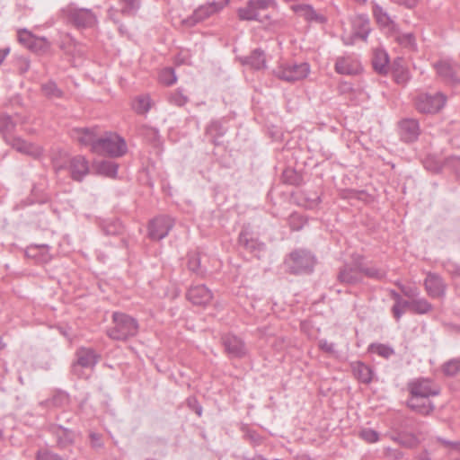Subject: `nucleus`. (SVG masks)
<instances>
[{"mask_svg": "<svg viewBox=\"0 0 460 460\" xmlns=\"http://www.w3.org/2000/svg\"><path fill=\"white\" fill-rule=\"evenodd\" d=\"M407 406L418 414L427 416L429 415L435 409L434 403L431 402L430 397H421L420 394L410 393V397L407 401Z\"/></svg>", "mask_w": 460, "mask_h": 460, "instance_id": "aec40b11", "label": "nucleus"}, {"mask_svg": "<svg viewBox=\"0 0 460 460\" xmlns=\"http://www.w3.org/2000/svg\"><path fill=\"white\" fill-rule=\"evenodd\" d=\"M188 269L198 276L203 277L207 270L200 265V256L193 252L188 255Z\"/></svg>", "mask_w": 460, "mask_h": 460, "instance_id": "c9c22d12", "label": "nucleus"}, {"mask_svg": "<svg viewBox=\"0 0 460 460\" xmlns=\"http://www.w3.org/2000/svg\"><path fill=\"white\" fill-rule=\"evenodd\" d=\"M442 372L447 376H455L460 373V358L445 362L442 366Z\"/></svg>", "mask_w": 460, "mask_h": 460, "instance_id": "ea45409f", "label": "nucleus"}, {"mask_svg": "<svg viewBox=\"0 0 460 460\" xmlns=\"http://www.w3.org/2000/svg\"><path fill=\"white\" fill-rule=\"evenodd\" d=\"M168 101L171 104L178 107L184 106L188 102V97L185 96L181 92L175 91L169 94Z\"/></svg>", "mask_w": 460, "mask_h": 460, "instance_id": "c03bdc74", "label": "nucleus"}, {"mask_svg": "<svg viewBox=\"0 0 460 460\" xmlns=\"http://www.w3.org/2000/svg\"><path fill=\"white\" fill-rule=\"evenodd\" d=\"M127 152L125 140L116 133L106 132L99 137L93 147V153L111 157L122 156Z\"/></svg>", "mask_w": 460, "mask_h": 460, "instance_id": "7ed1b4c3", "label": "nucleus"}, {"mask_svg": "<svg viewBox=\"0 0 460 460\" xmlns=\"http://www.w3.org/2000/svg\"><path fill=\"white\" fill-rule=\"evenodd\" d=\"M63 13L67 21L78 28L91 27L96 23V16L90 9L78 8L70 4L63 9Z\"/></svg>", "mask_w": 460, "mask_h": 460, "instance_id": "1a4fd4ad", "label": "nucleus"}, {"mask_svg": "<svg viewBox=\"0 0 460 460\" xmlns=\"http://www.w3.org/2000/svg\"><path fill=\"white\" fill-rule=\"evenodd\" d=\"M243 63L256 70L262 69L266 64L265 53L263 50L256 49L250 56L243 58Z\"/></svg>", "mask_w": 460, "mask_h": 460, "instance_id": "7c9ffc66", "label": "nucleus"}, {"mask_svg": "<svg viewBox=\"0 0 460 460\" xmlns=\"http://www.w3.org/2000/svg\"><path fill=\"white\" fill-rule=\"evenodd\" d=\"M275 0H249L244 6L238 8L237 15L241 21H257L265 23L270 30L275 31L283 27V22L276 20L270 22L269 14H262L269 7L276 6Z\"/></svg>", "mask_w": 460, "mask_h": 460, "instance_id": "f257e3e1", "label": "nucleus"}, {"mask_svg": "<svg viewBox=\"0 0 460 460\" xmlns=\"http://www.w3.org/2000/svg\"><path fill=\"white\" fill-rule=\"evenodd\" d=\"M453 274L456 277H460V265L455 266Z\"/></svg>", "mask_w": 460, "mask_h": 460, "instance_id": "774afa93", "label": "nucleus"}, {"mask_svg": "<svg viewBox=\"0 0 460 460\" xmlns=\"http://www.w3.org/2000/svg\"><path fill=\"white\" fill-rule=\"evenodd\" d=\"M159 82L164 85H172L177 81L174 70L172 67H166L159 73Z\"/></svg>", "mask_w": 460, "mask_h": 460, "instance_id": "79ce46f5", "label": "nucleus"}, {"mask_svg": "<svg viewBox=\"0 0 460 460\" xmlns=\"http://www.w3.org/2000/svg\"><path fill=\"white\" fill-rule=\"evenodd\" d=\"M357 69V65L349 58H339L335 63V70L341 75H353Z\"/></svg>", "mask_w": 460, "mask_h": 460, "instance_id": "72a5a7b5", "label": "nucleus"}, {"mask_svg": "<svg viewBox=\"0 0 460 460\" xmlns=\"http://www.w3.org/2000/svg\"><path fill=\"white\" fill-rule=\"evenodd\" d=\"M222 343L226 352L230 358H243L247 354V348L243 341L232 334H226L222 337Z\"/></svg>", "mask_w": 460, "mask_h": 460, "instance_id": "6ab92c4d", "label": "nucleus"}, {"mask_svg": "<svg viewBox=\"0 0 460 460\" xmlns=\"http://www.w3.org/2000/svg\"><path fill=\"white\" fill-rule=\"evenodd\" d=\"M120 226L119 224H111L104 227L106 234H116L120 231Z\"/></svg>", "mask_w": 460, "mask_h": 460, "instance_id": "bf43d9fd", "label": "nucleus"}, {"mask_svg": "<svg viewBox=\"0 0 460 460\" xmlns=\"http://www.w3.org/2000/svg\"><path fill=\"white\" fill-rule=\"evenodd\" d=\"M309 72L310 66L305 62L286 63L278 66L274 70V75L280 80L291 83L305 78Z\"/></svg>", "mask_w": 460, "mask_h": 460, "instance_id": "6e6552de", "label": "nucleus"}, {"mask_svg": "<svg viewBox=\"0 0 460 460\" xmlns=\"http://www.w3.org/2000/svg\"><path fill=\"white\" fill-rule=\"evenodd\" d=\"M418 3V0H404V6L408 8L414 7Z\"/></svg>", "mask_w": 460, "mask_h": 460, "instance_id": "e2e57ef3", "label": "nucleus"}, {"mask_svg": "<svg viewBox=\"0 0 460 460\" xmlns=\"http://www.w3.org/2000/svg\"><path fill=\"white\" fill-rule=\"evenodd\" d=\"M361 255H353L351 263H346L340 269L338 280L347 285L360 283L362 281V273L358 266L361 265Z\"/></svg>", "mask_w": 460, "mask_h": 460, "instance_id": "9b49d317", "label": "nucleus"}, {"mask_svg": "<svg viewBox=\"0 0 460 460\" xmlns=\"http://www.w3.org/2000/svg\"><path fill=\"white\" fill-rule=\"evenodd\" d=\"M75 362L72 365L75 375L81 376L80 367L93 369L98 363L101 356L92 348L80 347L75 352Z\"/></svg>", "mask_w": 460, "mask_h": 460, "instance_id": "ddd939ff", "label": "nucleus"}, {"mask_svg": "<svg viewBox=\"0 0 460 460\" xmlns=\"http://www.w3.org/2000/svg\"><path fill=\"white\" fill-rule=\"evenodd\" d=\"M438 76L446 84L456 86L460 84V66L450 60H439L433 65Z\"/></svg>", "mask_w": 460, "mask_h": 460, "instance_id": "9d476101", "label": "nucleus"}, {"mask_svg": "<svg viewBox=\"0 0 460 460\" xmlns=\"http://www.w3.org/2000/svg\"><path fill=\"white\" fill-rule=\"evenodd\" d=\"M35 37L26 30L18 31V40L21 43L25 45L28 49H31L34 47L33 41Z\"/></svg>", "mask_w": 460, "mask_h": 460, "instance_id": "49530a36", "label": "nucleus"}, {"mask_svg": "<svg viewBox=\"0 0 460 460\" xmlns=\"http://www.w3.org/2000/svg\"><path fill=\"white\" fill-rule=\"evenodd\" d=\"M152 106L151 99L148 95L137 96L133 103V109L138 114L146 113Z\"/></svg>", "mask_w": 460, "mask_h": 460, "instance_id": "4c0bfd02", "label": "nucleus"}, {"mask_svg": "<svg viewBox=\"0 0 460 460\" xmlns=\"http://www.w3.org/2000/svg\"><path fill=\"white\" fill-rule=\"evenodd\" d=\"M118 8L111 7L108 10V15L115 23H119L118 13H120L124 16H135L141 6L142 0H117Z\"/></svg>", "mask_w": 460, "mask_h": 460, "instance_id": "a211bd4d", "label": "nucleus"}, {"mask_svg": "<svg viewBox=\"0 0 460 460\" xmlns=\"http://www.w3.org/2000/svg\"><path fill=\"white\" fill-rule=\"evenodd\" d=\"M54 168L57 172L68 168L71 178L76 181H82L89 173V162L83 155H75L66 160L64 164L54 161Z\"/></svg>", "mask_w": 460, "mask_h": 460, "instance_id": "423d86ee", "label": "nucleus"}, {"mask_svg": "<svg viewBox=\"0 0 460 460\" xmlns=\"http://www.w3.org/2000/svg\"><path fill=\"white\" fill-rule=\"evenodd\" d=\"M186 297L195 305H206L212 300L213 295L205 285H197L188 289Z\"/></svg>", "mask_w": 460, "mask_h": 460, "instance_id": "4be33fe9", "label": "nucleus"}, {"mask_svg": "<svg viewBox=\"0 0 460 460\" xmlns=\"http://www.w3.org/2000/svg\"><path fill=\"white\" fill-rule=\"evenodd\" d=\"M409 310L416 314H426L431 310V305L423 298L404 300V311Z\"/></svg>", "mask_w": 460, "mask_h": 460, "instance_id": "2f4dec72", "label": "nucleus"}, {"mask_svg": "<svg viewBox=\"0 0 460 460\" xmlns=\"http://www.w3.org/2000/svg\"><path fill=\"white\" fill-rule=\"evenodd\" d=\"M373 14L380 28L388 35L400 40L399 27L394 19L379 5H375Z\"/></svg>", "mask_w": 460, "mask_h": 460, "instance_id": "dca6fc26", "label": "nucleus"}, {"mask_svg": "<svg viewBox=\"0 0 460 460\" xmlns=\"http://www.w3.org/2000/svg\"><path fill=\"white\" fill-rule=\"evenodd\" d=\"M41 90L48 98H61L63 92L57 86L53 81H49L41 85Z\"/></svg>", "mask_w": 460, "mask_h": 460, "instance_id": "a19ab883", "label": "nucleus"}, {"mask_svg": "<svg viewBox=\"0 0 460 460\" xmlns=\"http://www.w3.org/2000/svg\"><path fill=\"white\" fill-rule=\"evenodd\" d=\"M98 173L114 178L118 172V164L111 161H102L96 164Z\"/></svg>", "mask_w": 460, "mask_h": 460, "instance_id": "e433bc0d", "label": "nucleus"}, {"mask_svg": "<svg viewBox=\"0 0 460 460\" xmlns=\"http://www.w3.org/2000/svg\"><path fill=\"white\" fill-rule=\"evenodd\" d=\"M173 226V220L167 216H161L154 218L149 223L148 234L152 240L164 238Z\"/></svg>", "mask_w": 460, "mask_h": 460, "instance_id": "f3484780", "label": "nucleus"}, {"mask_svg": "<svg viewBox=\"0 0 460 460\" xmlns=\"http://www.w3.org/2000/svg\"><path fill=\"white\" fill-rule=\"evenodd\" d=\"M72 137L83 146H90L91 151L95 142H98L99 137L95 133L94 128H74L71 132Z\"/></svg>", "mask_w": 460, "mask_h": 460, "instance_id": "5701e85b", "label": "nucleus"}, {"mask_svg": "<svg viewBox=\"0 0 460 460\" xmlns=\"http://www.w3.org/2000/svg\"><path fill=\"white\" fill-rule=\"evenodd\" d=\"M193 410L195 411V412L199 415V416H201V413H202V407L199 405V404H197Z\"/></svg>", "mask_w": 460, "mask_h": 460, "instance_id": "338daca9", "label": "nucleus"}, {"mask_svg": "<svg viewBox=\"0 0 460 460\" xmlns=\"http://www.w3.org/2000/svg\"><path fill=\"white\" fill-rule=\"evenodd\" d=\"M419 122L413 119H404V142H413L420 135Z\"/></svg>", "mask_w": 460, "mask_h": 460, "instance_id": "473e14b6", "label": "nucleus"}, {"mask_svg": "<svg viewBox=\"0 0 460 460\" xmlns=\"http://www.w3.org/2000/svg\"><path fill=\"white\" fill-rule=\"evenodd\" d=\"M9 53V49H0V65L3 63L4 59Z\"/></svg>", "mask_w": 460, "mask_h": 460, "instance_id": "680f3d73", "label": "nucleus"}, {"mask_svg": "<svg viewBox=\"0 0 460 460\" xmlns=\"http://www.w3.org/2000/svg\"><path fill=\"white\" fill-rule=\"evenodd\" d=\"M11 146L17 152L29 155L33 159H40L44 155V149L41 146L28 142L20 137L13 138Z\"/></svg>", "mask_w": 460, "mask_h": 460, "instance_id": "412c9836", "label": "nucleus"}, {"mask_svg": "<svg viewBox=\"0 0 460 460\" xmlns=\"http://www.w3.org/2000/svg\"><path fill=\"white\" fill-rule=\"evenodd\" d=\"M354 376L361 383L369 384L372 381L373 371L371 367L361 361H356L351 364Z\"/></svg>", "mask_w": 460, "mask_h": 460, "instance_id": "a878e982", "label": "nucleus"}, {"mask_svg": "<svg viewBox=\"0 0 460 460\" xmlns=\"http://www.w3.org/2000/svg\"><path fill=\"white\" fill-rule=\"evenodd\" d=\"M360 437L368 443L376 442L379 438L378 433L371 429H362L360 431Z\"/></svg>", "mask_w": 460, "mask_h": 460, "instance_id": "de8ad7c7", "label": "nucleus"}, {"mask_svg": "<svg viewBox=\"0 0 460 460\" xmlns=\"http://www.w3.org/2000/svg\"><path fill=\"white\" fill-rule=\"evenodd\" d=\"M245 437L254 446L261 444V438L259 436V434L256 433L255 431H251V430L247 431L245 434Z\"/></svg>", "mask_w": 460, "mask_h": 460, "instance_id": "6e6d98bb", "label": "nucleus"}, {"mask_svg": "<svg viewBox=\"0 0 460 460\" xmlns=\"http://www.w3.org/2000/svg\"><path fill=\"white\" fill-rule=\"evenodd\" d=\"M368 351L377 354L384 358H389L394 354V350L390 346L382 343H371L368 346Z\"/></svg>", "mask_w": 460, "mask_h": 460, "instance_id": "58836bf2", "label": "nucleus"}, {"mask_svg": "<svg viewBox=\"0 0 460 460\" xmlns=\"http://www.w3.org/2000/svg\"><path fill=\"white\" fill-rule=\"evenodd\" d=\"M388 55L383 49H376L374 51L372 65L376 72L380 75H385L388 70Z\"/></svg>", "mask_w": 460, "mask_h": 460, "instance_id": "c85d7f7f", "label": "nucleus"}, {"mask_svg": "<svg viewBox=\"0 0 460 460\" xmlns=\"http://www.w3.org/2000/svg\"><path fill=\"white\" fill-rule=\"evenodd\" d=\"M139 324L134 317L120 312L112 314V325L107 329V335L114 341H125L138 333Z\"/></svg>", "mask_w": 460, "mask_h": 460, "instance_id": "f03ea898", "label": "nucleus"}, {"mask_svg": "<svg viewBox=\"0 0 460 460\" xmlns=\"http://www.w3.org/2000/svg\"><path fill=\"white\" fill-rule=\"evenodd\" d=\"M425 287L431 296H440L444 294L445 286L438 275L429 274L425 279Z\"/></svg>", "mask_w": 460, "mask_h": 460, "instance_id": "bb28decb", "label": "nucleus"}, {"mask_svg": "<svg viewBox=\"0 0 460 460\" xmlns=\"http://www.w3.org/2000/svg\"><path fill=\"white\" fill-rule=\"evenodd\" d=\"M14 128V124L9 116H0V131L3 133L10 132Z\"/></svg>", "mask_w": 460, "mask_h": 460, "instance_id": "09e8293b", "label": "nucleus"}, {"mask_svg": "<svg viewBox=\"0 0 460 460\" xmlns=\"http://www.w3.org/2000/svg\"><path fill=\"white\" fill-rule=\"evenodd\" d=\"M239 243L243 246L247 251L253 252L255 256L259 257V253L265 250V244L260 243L258 240L249 236L246 232H242L239 235Z\"/></svg>", "mask_w": 460, "mask_h": 460, "instance_id": "cd10ccee", "label": "nucleus"}, {"mask_svg": "<svg viewBox=\"0 0 460 460\" xmlns=\"http://www.w3.org/2000/svg\"><path fill=\"white\" fill-rule=\"evenodd\" d=\"M226 132V128L219 120L211 121L206 128V135L209 140L216 146L220 145L219 138Z\"/></svg>", "mask_w": 460, "mask_h": 460, "instance_id": "c756f323", "label": "nucleus"}, {"mask_svg": "<svg viewBox=\"0 0 460 460\" xmlns=\"http://www.w3.org/2000/svg\"><path fill=\"white\" fill-rule=\"evenodd\" d=\"M285 264L293 274L309 273L314 267L315 258L309 251L298 249L290 252Z\"/></svg>", "mask_w": 460, "mask_h": 460, "instance_id": "20e7f679", "label": "nucleus"}, {"mask_svg": "<svg viewBox=\"0 0 460 460\" xmlns=\"http://www.w3.org/2000/svg\"><path fill=\"white\" fill-rule=\"evenodd\" d=\"M438 440L445 446L450 447L451 448L460 452V442H451L442 438H439Z\"/></svg>", "mask_w": 460, "mask_h": 460, "instance_id": "052dcab7", "label": "nucleus"}, {"mask_svg": "<svg viewBox=\"0 0 460 460\" xmlns=\"http://www.w3.org/2000/svg\"><path fill=\"white\" fill-rule=\"evenodd\" d=\"M34 47L31 48L32 51L40 52V51H47L49 48V43L45 38H36L33 41Z\"/></svg>", "mask_w": 460, "mask_h": 460, "instance_id": "3c124183", "label": "nucleus"}, {"mask_svg": "<svg viewBox=\"0 0 460 460\" xmlns=\"http://www.w3.org/2000/svg\"><path fill=\"white\" fill-rule=\"evenodd\" d=\"M292 10L309 22L322 24L326 22V18L323 14L317 13L310 4H296L292 6Z\"/></svg>", "mask_w": 460, "mask_h": 460, "instance_id": "b1692460", "label": "nucleus"}, {"mask_svg": "<svg viewBox=\"0 0 460 460\" xmlns=\"http://www.w3.org/2000/svg\"><path fill=\"white\" fill-rule=\"evenodd\" d=\"M404 48H409L412 51L417 49V45L412 33L404 34Z\"/></svg>", "mask_w": 460, "mask_h": 460, "instance_id": "5fc2aeb1", "label": "nucleus"}, {"mask_svg": "<svg viewBox=\"0 0 460 460\" xmlns=\"http://www.w3.org/2000/svg\"><path fill=\"white\" fill-rule=\"evenodd\" d=\"M304 220L303 217L296 213H293L289 217V226L293 230H300L303 226Z\"/></svg>", "mask_w": 460, "mask_h": 460, "instance_id": "603ef678", "label": "nucleus"}, {"mask_svg": "<svg viewBox=\"0 0 460 460\" xmlns=\"http://www.w3.org/2000/svg\"><path fill=\"white\" fill-rule=\"evenodd\" d=\"M230 0H222L220 2H210L206 4H202L194 10L191 15L181 21L183 26L190 28L195 26L197 23L203 22L207 18L218 13L228 4Z\"/></svg>", "mask_w": 460, "mask_h": 460, "instance_id": "0eeeda50", "label": "nucleus"}, {"mask_svg": "<svg viewBox=\"0 0 460 460\" xmlns=\"http://www.w3.org/2000/svg\"><path fill=\"white\" fill-rule=\"evenodd\" d=\"M91 447L94 450H99L103 447L102 435L96 432H90L89 434Z\"/></svg>", "mask_w": 460, "mask_h": 460, "instance_id": "8fccbe9b", "label": "nucleus"}, {"mask_svg": "<svg viewBox=\"0 0 460 460\" xmlns=\"http://www.w3.org/2000/svg\"><path fill=\"white\" fill-rule=\"evenodd\" d=\"M409 393L420 394L421 397H435L439 394L440 387L430 378H416L408 383Z\"/></svg>", "mask_w": 460, "mask_h": 460, "instance_id": "2eb2a0df", "label": "nucleus"}, {"mask_svg": "<svg viewBox=\"0 0 460 460\" xmlns=\"http://www.w3.org/2000/svg\"><path fill=\"white\" fill-rule=\"evenodd\" d=\"M393 295L394 296V297H396V303L393 306L394 315L395 318L399 319L400 316H401V311H402V305H401V302H400V297L394 292H393Z\"/></svg>", "mask_w": 460, "mask_h": 460, "instance_id": "13d9d810", "label": "nucleus"}, {"mask_svg": "<svg viewBox=\"0 0 460 460\" xmlns=\"http://www.w3.org/2000/svg\"><path fill=\"white\" fill-rule=\"evenodd\" d=\"M447 102V96L437 92L433 94L421 93L414 98V106L421 113H437Z\"/></svg>", "mask_w": 460, "mask_h": 460, "instance_id": "39448f33", "label": "nucleus"}, {"mask_svg": "<svg viewBox=\"0 0 460 460\" xmlns=\"http://www.w3.org/2000/svg\"><path fill=\"white\" fill-rule=\"evenodd\" d=\"M47 431L56 439V445L59 449H66L74 445L75 433L61 425L49 423L46 426Z\"/></svg>", "mask_w": 460, "mask_h": 460, "instance_id": "4468645a", "label": "nucleus"}, {"mask_svg": "<svg viewBox=\"0 0 460 460\" xmlns=\"http://www.w3.org/2000/svg\"><path fill=\"white\" fill-rule=\"evenodd\" d=\"M419 441L415 435L404 432V447H413L418 445Z\"/></svg>", "mask_w": 460, "mask_h": 460, "instance_id": "864d4df0", "label": "nucleus"}, {"mask_svg": "<svg viewBox=\"0 0 460 460\" xmlns=\"http://www.w3.org/2000/svg\"><path fill=\"white\" fill-rule=\"evenodd\" d=\"M188 404L193 409L198 404V402L194 398H190L188 399Z\"/></svg>", "mask_w": 460, "mask_h": 460, "instance_id": "69168bd1", "label": "nucleus"}, {"mask_svg": "<svg viewBox=\"0 0 460 460\" xmlns=\"http://www.w3.org/2000/svg\"><path fill=\"white\" fill-rule=\"evenodd\" d=\"M454 166L457 168V174L460 177V157L454 159Z\"/></svg>", "mask_w": 460, "mask_h": 460, "instance_id": "0e129e2a", "label": "nucleus"}, {"mask_svg": "<svg viewBox=\"0 0 460 460\" xmlns=\"http://www.w3.org/2000/svg\"><path fill=\"white\" fill-rule=\"evenodd\" d=\"M36 460H67V459L49 450V449H40L36 453Z\"/></svg>", "mask_w": 460, "mask_h": 460, "instance_id": "37998d69", "label": "nucleus"}, {"mask_svg": "<svg viewBox=\"0 0 460 460\" xmlns=\"http://www.w3.org/2000/svg\"><path fill=\"white\" fill-rule=\"evenodd\" d=\"M68 402V395L65 393H57L49 401H46V404H51L54 407H62Z\"/></svg>", "mask_w": 460, "mask_h": 460, "instance_id": "a18cd8bd", "label": "nucleus"}, {"mask_svg": "<svg viewBox=\"0 0 460 460\" xmlns=\"http://www.w3.org/2000/svg\"><path fill=\"white\" fill-rule=\"evenodd\" d=\"M25 255L38 263H46L51 259L49 246L47 244L31 245L25 250Z\"/></svg>", "mask_w": 460, "mask_h": 460, "instance_id": "393cba45", "label": "nucleus"}, {"mask_svg": "<svg viewBox=\"0 0 460 460\" xmlns=\"http://www.w3.org/2000/svg\"><path fill=\"white\" fill-rule=\"evenodd\" d=\"M351 34L342 37L345 44H353L358 39L366 41L371 31L370 21L367 15H356L351 19Z\"/></svg>", "mask_w": 460, "mask_h": 460, "instance_id": "f8f14e48", "label": "nucleus"}, {"mask_svg": "<svg viewBox=\"0 0 460 460\" xmlns=\"http://www.w3.org/2000/svg\"><path fill=\"white\" fill-rule=\"evenodd\" d=\"M358 267L359 270H361L362 276L364 275L375 280H382L385 278L386 273L385 270L375 266L365 265L363 260L361 261V265Z\"/></svg>", "mask_w": 460, "mask_h": 460, "instance_id": "f704fd0d", "label": "nucleus"}, {"mask_svg": "<svg viewBox=\"0 0 460 460\" xmlns=\"http://www.w3.org/2000/svg\"><path fill=\"white\" fill-rule=\"evenodd\" d=\"M319 347L322 350L325 351V352H328V353H332L334 352V344L332 343V342H328L326 340H321L319 341Z\"/></svg>", "mask_w": 460, "mask_h": 460, "instance_id": "4d7b16f0", "label": "nucleus"}]
</instances>
